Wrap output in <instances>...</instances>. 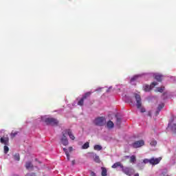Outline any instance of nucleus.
I'll list each match as a JSON object with an SVG mask.
<instances>
[{
    "mask_svg": "<svg viewBox=\"0 0 176 176\" xmlns=\"http://www.w3.org/2000/svg\"><path fill=\"white\" fill-rule=\"evenodd\" d=\"M69 150L70 152L72 151V147H69Z\"/></svg>",
    "mask_w": 176,
    "mask_h": 176,
    "instance_id": "obj_39",
    "label": "nucleus"
},
{
    "mask_svg": "<svg viewBox=\"0 0 176 176\" xmlns=\"http://www.w3.org/2000/svg\"><path fill=\"white\" fill-rule=\"evenodd\" d=\"M137 79H138V76H134L133 77H132L131 78V82H134V81L137 80Z\"/></svg>",
    "mask_w": 176,
    "mask_h": 176,
    "instance_id": "obj_29",
    "label": "nucleus"
},
{
    "mask_svg": "<svg viewBox=\"0 0 176 176\" xmlns=\"http://www.w3.org/2000/svg\"><path fill=\"white\" fill-rule=\"evenodd\" d=\"M63 133L66 135H69L70 140H75V136L74 135V134L72 133V131H71V129H65L63 131Z\"/></svg>",
    "mask_w": 176,
    "mask_h": 176,
    "instance_id": "obj_9",
    "label": "nucleus"
},
{
    "mask_svg": "<svg viewBox=\"0 0 176 176\" xmlns=\"http://www.w3.org/2000/svg\"><path fill=\"white\" fill-rule=\"evenodd\" d=\"M72 165L75 166V160L72 161Z\"/></svg>",
    "mask_w": 176,
    "mask_h": 176,
    "instance_id": "obj_37",
    "label": "nucleus"
},
{
    "mask_svg": "<svg viewBox=\"0 0 176 176\" xmlns=\"http://www.w3.org/2000/svg\"><path fill=\"white\" fill-rule=\"evenodd\" d=\"M93 158L96 163H100V157L97 154H93Z\"/></svg>",
    "mask_w": 176,
    "mask_h": 176,
    "instance_id": "obj_17",
    "label": "nucleus"
},
{
    "mask_svg": "<svg viewBox=\"0 0 176 176\" xmlns=\"http://www.w3.org/2000/svg\"><path fill=\"white\" fill-rule=\"evenodd\" d=\"M63 151H64L65 155L69 153L68 152V149H67L66 148H63Z\"/></svg>",
    "mask_w": 176,
    "mask_h": 176,
    "instance_id": "obj_34",
    "label": "nucleus"
},
{
    "mask_svg": "<svg viewBox=\"0 0 176 176\" xmlns=\"http://www.w3.org/2000/svg\"><path fill=\"white\" fill-rule=\"evenodd\" d=\"M157 144V142H156V140H153L150 143V145H151V146H156Z\"/></svg>",
    "mask_w": 176,
    "mask_h": 176,
    "instance_id": "obj_27",
    "label": "nucleus"
},
{
    "mask_svg": "<svg viewBox=\"0 0 176 176\" xmlns=\"http://www.w3.org/2000/svg\"><path fill=\"white\" fill-rule=\"evenodd\" d=\"M145 145V142L144 140H138L131 144V146H133L135 148H141V146H144Z\"/></svg>",
    "mask_w": 176,
    "mask_h": 176,
    "instance_id": "obj_5",
    "label": "nucleus"
},
{
    "mask_svg": "<svg viewBox=\"0 0 176 176\" xmlns=\"http://www.w3.org/2000/svg\"><path fill=\"white\" fill-rule=\"evenodd\" d=\"M101 170H102V173H101L102 176H107V168L102 167Z\"/></svg>",
    "mask_w": 176,
    "mask_h": 176,
    "instance_id": "obj_19",
    "label": "nucleus"
},
{
    "mask_svg": "<svg viewBox=\"0 0 176 176\" xmlns=\"http://www.w3.org/2000/svg\"><path fill=\"white\" fill-rule=\"evenodd\" d=\"M115 126V124H113V122L109 120L107 123V129H113V126Z\"/></svg>",
    "mask_w": 176,
    "mask_h": 176,
    "instance_id": "obj_14",
    "label": "nucleus"
},
{
    "mask_svg": "<svg viewBox=\"0 0 176 176\" xmlns=\"http://www.w3.org/2000/svg\"><path fill=\"white\" fill-rule=\"evenodd\" d=\"M148 116H151V114H150V113H148Z\"/></svg>",
    "mask_w": 176,
    "mask_h": 176,
    "instance_id": "obj_41",
    "label": "nucleus"
},
{
    "mask_svg": "<svg viewBox=\"0 0 176 176\" xmlns=\"http://www.w3.org/2000/svg\"><path fill=\"white\" fill-rule=\"evenodd\" d=\"M123 166H123V164L122 162H117L111 166V168H118V167H120L122 170L123 168Z\"/></svg>",
    "mask_w": 176,
    "mask_h": 176,
    "instance_id": "obj_12",
    "label": "nucleus"
},
{
    "mask_svg": "<svg viewBox=\"0 0 176 176\" xmlns=\"http://www.w3.org/2000/svg\"><path fill=\"white\" fill-rule=\"evenodd\" d=\"M90 96H91V92L88 91L82 96V98L84 100H86L87 98H89V97H90Z\"/></svg>",
    "mask_w": 176,
    "mask_h": 176,
    "instance_id": "obj_16",
    "label": "nucleus"
},
{
    "mask_svg": "<svg viewBox=\"0 0 176 176\" xmlns=\"http://www.w3.org/2000/svg\"><path fill=\"white\" fill-rule=\"evenodd\" d=\"M63 134V137L60 139V142H62L63 145H64V146H67V145H68L69 142H68V139L67 138V135H65V133L63 131L62 132Z\"/></svg>",
    "mask_w": 176,
    "mask_h": 176,
    "instance_id": "obj_8",
    "label": "nucleus"
},
{
    "mask_svg": "<svg viewBox=\"0 0 176 176\" xmlns=\"http://www.w3.org/2000/svg\"><path fill=\"white\" fill-rule=\"evenodd\" d=\"M90 96H91V92L88 91L82 96V98L84 100H86L87 98H89V97H90Z\"/></svg>",
    "mask_w": 176,
    "mask_h": 176,
    "instance_id": "obj_15",
    "label": "nucleus"
},
{
    "mask_svg": "<svg viewBox=\"0 0 176 176\" xmlns=\"http://www.w3.org/2000/svg\"><path fill=\"white\" fill-rule=\"evenodd\" d=\"M83 104H85V99L82 98L78 102V105H80V107H83Z\"/></svg>",
    "mask_w": 176,
    "mask_h": 176,
    "instance_id": "obj_21",
    "label": "nucleus"
},
{
    "mask_svg": "<svg viewBox=\"0 0 176 176\" xmlns=\"http://www.w3.org/2000/svg\"><path fill=\"white\" fill-rule=\"evenodd\" d=\"M168 127L170 128L173 131H176V124H173V126L171 124H168Z\"/></svg>",
    "mask_w": 176,
    "mask_h": 176,
    "instance_id": "obj_18",
    "label": "nucleus"
},
{
    "mask_svg": "<svg viewBox=\"0 0 176 176\" xmlns=\"http://www.w3.org/2000/svg\"><path fill=\"white\" fill-rule=\"evenodd\" d=\"M94 148L95 151H101L102 149V146L98 144L95 145Z\"/></svg>",
    "mask_w": 176,
    "mask_h": 176,
    "instance_id": "obj_22",
    "label": "nucleus"
},
{
    "mask_svg": "<svg viewBox=\"0 0 176 176\" xmlns=\"http://www.w3.org/2000/svg\"><path fill=\"white\" fill-rule=\"evenodd\" d=\"M161 161H162V157H158V158L152 157L151 159H150V164H152V166H156V164H159Z\"/></svg>",
    "mask_w": 176,
    "mask_h": 176,
    "instance_id": "obj_6",
    "label": "nucleus"
},
{
    "mask_svg": "<svg viewBox=\"0 0 176 176\" xmlns=\"http://www.w3.org/2000/svg\"><path fill=\"white\" fill-rule=\"evenodd\" d=\"M94 123L96 126H104L107 123V120L104 117H99L94 120Z\"/></svg>",
    "mask_w": 176,
    "mask_h": 176,
    "instance_id": "obj_2",
    "label": "nucleus"
},
{
    "mask_svg": "<svg viewBox=\"0 0 176 176\" xmlns=\"http://www.w3.org/2000/svg\"><path fill=\"white\" fill-rule=\"evenodd\" d=\"M25 176H36V173H26V175Z\"/></svg>",
    "mask_w": 176,
    "mask_h": 176,
    "instance_id": "obj_30",
    "label": "nucleus"
},
{
    "mask_svg": "<svg viewBox=\"0 0 176 176\" xmlns=\"http://www.w3.org/2000/svg\"><path fill=\"white\" fill-rule=\"evenodd\" d=\"M163 108H164V104L162 103L158 105L157 109H158V111H162V109H163Z\"/></svg>",
    "mask_w": 176,
    "mask_h": 176,
    "instance_id": "obj_26",
    "label": "nucleus"
},
{
    "mask_svg": "<svg viewBox=\"0 0 176 176\" xmlns=\"http://www.w3.org/2000/svg\"><path fill=\"white\" fill-rule=\"evenodd\" d=\"M126 157H129V156H126Z\"/></svg>",
    "mask_w": 176,
    "mask_h": 176,
    "instance_id": "obj_42",
    "label": "nucleus"
},
{
    "mask_svg": "<svg viewBox=\"0 0 176 176\" xmlns=\"http://www.w3.org/2000/svg\"><path fill=\"white\" fill-rule=\"evenodd\" d=\"M155 86H157V82H153L151 83V85H145L144 90V91H151V90H152V89H153Z\"/></svg>",
    "mask_w": 176,
    "mask_h": 176,
    "instance_id": "obj_7",
    "label": "nucleus"
},
{
    "mask_svg": "<svg viewBox=\"0 0 176 176\" xmlns=\"http://www.w3.org/2000/svg\"><path fill=\"white\" fill-rule=\"evenodd\" d=\"M157 91L160 93H163L164 91V87H160L157 88Z\"/></svg>",
    "mask_w": 176,
    "mask_h": 176,
    "instance_id": "obj_24",
    "label": "nucleus"
},
{
    "mask_svg": "<svg viewBox=\"0 0 176 176\" xmlns=\"http://www.w3.org/2000/svg\"><path fill=\"white\" fill-rule=\"evenodd\" d=\"M19 133V132H12V133H11V137L12 138H14V137H16V134H18Z\"/></svg>",
    "mask_w": 176,
    "mask_h": 176,
    "instance_id": "obj_33",
    "label": "nucleus"
},
{
    "mask_svg": "<svg viewBox=\"0 0 176 176\" xmlns=\"http://www.w3.org/2000/svg\"><path fill=\"white\" fill-rule=\"evenodd\" d=\"M91 176H96V173H94V172H91Z\"/></svg>",
    "mask_w": 176,
    "mask_h": 176,
    "instance_id": "obj_38",
    "label": "nucleus"
},
{
    "mask_svg": "<svg viewBox=\"0 0 176 176\" xmlns=\"http://www.w3.org/2000/svg\"><path fill=\"white\" fill-rule=\"evenodd\" d=\"M143 163H144V164H147V163H150V164H151V160L144 159V160H143Z\"/></svg>",
    "mask_w": 176,
    "mask_h": 176,
    "instance_id": "obj_32",
    "label": "nucleus"
},
{
    "mask_svg": "<svg viewBox=\"0 0 176 176\" xmlns=\"http://www.w3.org/2000/svg\"><path fill=\"white\" fill-rule=\"evenodd\" d=\"M14 159L16 160V162L20 161V154L19 153H15L14 155L13 156Z\"/></svg>",
    "mask_w": 176,
    "mask_h": 176,
    "instance_id": "obj_20",
    "label": "nucleus"
},
{
    "mask_svg": "<svg viewBox=\"0 0 176 176\" xmlns=\"http://www.w3.org/2000/svg\"><path fill=\"white\" fill-rule=\"evenodd\" d=\"M45 122L46 124H51V126H57L58 124V120L53 118H45Z\"/></svg>",
    "mask_w": 176,
    "mask_h": 176,
    "instance_id": "obj_3",
    "label": "nucleus"
},
{
    "mask_svg": "<svg viewBox=\"0 0 176 176\" xmlns=\"http://www.w3.org/2000/svg\"><path fill=\"white\" fill-rule=\"evenodd\" d=\"M0 142H1V144H3V145H9V137L3 136V137L1 138Z\"/></svg>",
    "mask_w": 176,
    "mask_h": 176,
    "instance_id": "obj_11",
    "label": "nucleus"
},
{
    "mask_svg": "<svg viewBox=\"0 0 176 176\" xmlns=\"http://www.w3.org/2000/svg\"><path fill=\"white\" fill-rule=\"evenodd\" d=\"M8 152H9V147L8 146V145H5L4 146V153H8Z\"/></svg>",
    "mask_w": 176,
    "mask_h": 176,
    "instance_id": "obj_28",
    "label": "nucleus"
},
{
    "mask_svg": "<svg viewBox=\"0 0 176 176\" xmlns=\"http://www.w3.org/2000/svg\"><path fill=\"white\" fill-rule=\"evenodd\" d=\"M135 176H140V174L136 173V174H135Z\"/></svg>",
    "mask_w": 176,
    "mask_h": 176,
    "instance_id": "obj_40",
    "label": "nucleus"
},
{
    "mask_svg": "<svg viewBox=\"0 0 176 176\" xmlns=\"http://www.w3.org/2000/svg\"><path fill=\"white\" fill-rule=\"evenodd\" d=\"M133 97H134L135 100H136L137 108L138 109H140V112H142V113H144V112H145V109L141 108V107L142 105L141 96L138 94H133Z\"/></svg>",
    "mask_w": 176,
    "mask_h": 176,
    "instance_id": "obj_1",
    "label": "nucleus"
},
{
    "mask_svg": "<svg viewBox=\"0 0 176 176\" xmlns=\"http://www.w3.org/2000/svg\"><path fill=\"white\" fill-rule=\"evenodd\" d=\"M89 142H86L82 145V148L87 149V148H89Z\"/></svg>",
    "mask_w": 176,
    "mask_h": 176,
    "instance_id": "obj_25",
    "label": "nucleus"
},
{
    "mask_svg": "<svg viewBox=\"0 0 176 176\" xmlns=\"http://www.w3.org/2000/svg\"><path fill=\"white\" fill-rule=\"evenodd\" d=\"M122 173L126 174V175L131 176L134 174V169L131 167H124L123 166L122 169Z\"/></svg>",
    "mask_w": 176,
    "mask_h": 176,
    "instance_id": "obj_4",
    "label": "nucleus"
},
{
    "mask_svg": "<svg viewBox=\"0 0 176 176\" xmlns=\"http://www.w3.org/2000/svg\"><path fill=\"white\" fill-rule=\"evenodd\" d=\"M160 113V111L157 109V111L155 112V116H157V115H159Z\"/></svg>",
    "mask_w": 176,
    "mask_h": 176,
    "instance_id": "obj_35",
    "label": "nucleus"
},
{
    "mask_svg": "<svg viewBox=\"0 0 176 176\" xmlns=\"http://www.w3.org/2000/svg\"><path fill=\"white\" fill-rule=\"evenodd\" d=\"M25 167L26 170H29L30 171L34 170V164H32V162H27L25 164Z\"/></svg>",
    "mask_w": 176,
    "mask_h": 176,
    "instance_id": "obj_10",
    "label": "nucleus"
},
{
    "mask_svg": "<svg viewBox=\"0 0 176 176\" xmlns=\"http://www.w3.org/2000/svg\"><path fill=\"white\" fill-rule=\"evenodd\" d=\"M66 156H67V160L69 161V153H68L67 154H66Z\"/></svg>",
    "mask_w": 176,
    "mask_h": 176,
    "instance_id": "obj_36",
    "label": "nucleus"
},
{
    "mask_svg": "<svg viewBox=\"0 0 176 176\" xmlns=\"http://www.w3.org/2000/svg\"><path fill=\"white\" fill-rule=\"evenodd\" d=\"M137 161V159L135 158V155H132L130 157V163H135V162Z\"/></svg>",
    "mask_w": 176,
    "mask_h": 176,
    "instance_id": "obj_23",
    "label": "nucleus"
},
{
    "mask_svg": "<svg viewBox=\"0 0 176 176\" xmlns=\"http://www.w3.org/2000/svg\"><path fill=\"white\" fill-rule=\"evenodd\" d=\"M120 123H122V120L120 118H117L116 120V124H118V126H120Z\"/></svg>",
    "mask_w": 176,
    "mask_h": 176,
    "instance_id": "obj_31",
    "label": "nucleus"
},
{
    "mask_svg": "<svg viewBox=\"0 0 176 176\" xmlns=\"http://www.w3.org/2000/svg\"><path fill=\"white\" fill-rule=\"evenodd\" d=\"M163 78V76L160 74H154V78L157 80V82H162V78Z\"/></svg>",
    "mask_w": 176,
    "mask_h": 176,
    "instance_id": "obj_13",
    "label": "nucleus"
}]
</instances>
